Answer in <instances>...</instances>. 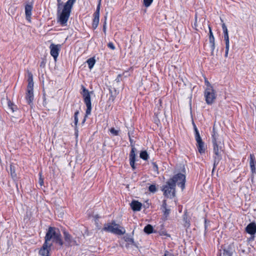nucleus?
<instances>
[{
	"label": "nucleus",
	"instance_id": "obj_18",
	"mask_svg": "<svg viewBox=\"0 0 256 256\" xmlns=\"http://www.w3.org/2000/svg\"><path fill=\"white\" fill-rule=\"evenodd\" d=\"M198 152L200 154H203L205 152L204 144L202 140L197 142L196 144Z\"/></svg>",
	"mask_w": 256,
	"mask_h": 256
},
{
	"label": "nucleus",
	"instance_id": "obj_17",
	"mask_svg": "<svg viewBox=\"0 0 256 256\" xmlns=\"http://www.w3.org/2000/svg\"><path fill=\"white\" fill-rule=\"evenodd\" d=\"M142 204L136 200H132L130 203V206L134 211H140L141 210Z\"/></svg>",
	"mask_w": 256,
	"mask_h": 256
},
{
	"label": "nucleus",
	"instance_id": "obj_22",
	"mask_svg": "<svg viewBox=\"0 0 256 256\" xmlns=\"http://www.w3.org/2000/svg\"><path fill=\"white\" fill-rule=\"evenodd\" d=\"M144 232L148 234H151L153 232V227L150 224H148L144 227Z\"/></svg>",
	"mask_w": 256,
	"mask_h": 256
},
{
	"label": "nucleus",
	"instance_id": "obj_25",
	"mask_svg": "<svg viewBox=\"0 0 256 256\" xmlns=\"http://www.w3.org/2000/svg\"><path fill=\"white\" fill-rule=\"evenodd\" d=\"M10 174L13 179H15L16 178V174L15 172L14 166L12 165L10 166Z\"/></svg>",
	"mask_w": 256,
	"mask_h": 256
},
{
	"label": "nucleus",
	"instance_id": "obj_9",
	"mask_svg": "<svg viewBox=\"0 0 256 256\" xmlns=\"http://www.w3.org/2000/svg\"><path fill=\"white\" fill-rule=\"evenodd\" d=\"M204 96L208 104H212L216 99V94L212 87L206 88L205 90Z\"/></svg>",
	"mask_w": 256,
	"mask_h": 256
},
{
	"label": "nucleus",
	"instance_id": "obj_2",
	"mask_svg": "<svg viewBox=\"0 0 256 256\" xmlns=\"http://www.w3.org/2000/svg\"><path fill=\"white\" fill-rule=\"evenodd\" d=\"M212 136V142L214 154V167L212 169V172H214L216 166L218 165L222 158L221 153L222 150V148L224 145V142L222 138L215 132L214 127L213 128V134Z\"/></svg>",
	"mask_w": 256,
	"mask_h": 256
},
{
	"label": "nucleus",
	"instance_id": "obj_48",
	"mask_svg": "<svg viewBox=\"0 0 256 256\" xmlns=\"http://www.w3.org/2000/svg\"><path fill=\"white\" fill-rule=\"evenodd\" d=\"M220 20L222 22H223V20L222 18L220 19Z\"/></svg>",
	"mask_w": 256,
	"mask_h": 256
},
{
	"label": "nucleus",
	"instance_id": "obj_1",
	"mask_svg": "<svg viewBox=\"0 0 256 256\" xmlns=\"http://www.w3.org/2000/svg\"><path fill=\"white\" fill-rule=\"evenodd\" d=\"M76 0H68L64 6L61 0H57L58 2V22L61 25H66L70 18L72 9Z\"/></svg>",
	"mask_w": 256,
	"mask_h": 256
},
{
	"label": "nucleus",
	"instance_id": "obj_33",
	"mask_svg": "<svg viewBox=\"0 0 256 256\" xmlns=\"http://www.w3.org/2000/svg\"><path fill=\"white\" fill-rule=\"evenodd\" d=\"M78 111H76L74 113V124L76 126L78 122Z\"/></svg>",
	"mask_w": 256,
	"mask_h": 256
},
{
	"label": "nucleus",
	"instance_id": "obj_29",
	"mask_svg": "<svg viewBox=\"0 0 256 256\" xmlns=\"http://www.w3.org/2000/svg\"><path fill=\"white\" fill-rule=\"evenodd\" d=\"M224 40L226 42V46H230V42H229V37H228V34H224Z\"/></svg>",
	"mask_w": 256,
	"mask_h": 256
},
{
	"label": "nucleus",
	"instance_id": "obj_20",
	"mask_svg": "<svg viewBox=\"0 0 256 256\" xmlns=\"http://www.w3.org/2000/svg\"><path fill=\"white\" fill-rule=\"evenodd\" d=\"M250 166L252 172L255 170V164L256 162L254 161V156L253 154H250Z\"/></svg>",
	"mask_w": 256,
	"mask_h": 256
},
{
	"label": "nucleus",
	"instance_id": "obj_47",
	"mask_svg": "<svg viewBox=\"0 0 256 256\" xmlns=\"http://www.w3.org/2000/svg\"><path fill=\"white\" fill-rule=\"evenodd\" d=\"M193 126H194V130L196 128H197L196 124H194V122H193Z\"/></svg>",
	"mask_w": 256,
	"mask_h": 256
},
{
	"label": "nucleus",
	"instance_id": "obj_12",
	"mask_svg": "<svg viewBox=\"0 0 256 256\" xmlns=\"http://www.w3.org/2000/svg\"><path fill=\"white\" fill-rule=\"evenodd\" d=\"M136 148H134V146H132V150L130 154V164L133 170H134L136 168L134 164L136 157Z\"/></svg>",
	"mask_w": 256,
	"mask_h": 256
},
{
	"label": "nucleus",
	"instance_id": "obj_24",
	"mask_svg": "<svg viewBox=\"0 0 256 256\" xmlns=\"http://www.w3.org/2000/svg\"><path fill=\"white\" fill-rule=\"evenodd\" d=\"M140 158L144 160H147L148 158V155L146 151H142L140 153Z\"/></svg>",
	"mask_w": 256,
	"mask_h": 256
},
{
	"label": "nucleus",
	"instance_id": "obj_38",
	"mask_svg": "<svg viewBox=\"0 0 256 256\" xmlns=\"http://www.w3.org/2000/svg\"><path fill=\"white\" fill-rule=\"evenodd\" d=\"M108 47L112 50H114L115 49V46L114 44L112 42H110L108 44Z\"/></svg>",
	"mask_w": 256,
	"mask_h": 256
},
{
	"label": "nucleus",
	"instance_id": "obj_35",
	"mask_svg": "<svg viewBox=\"0 0 256 256\" xmlns=\"http://www.w3.org/2000/svg\"><path fill=\"white\" fill-rule=\"evenodd\" d=\"M125 240L128 242L129 244H134V240L132 238H126Z\"/></svg>",
	"mask_w": 256,
	"mask_h": 256
},
{
	"label": "nucleus",
	"instance_id": "obj_30",
	"mask_svg": "<svg viewBox=\"0 0 256 256\" xmlns=\"http://www.w3.org/2000/svg\"><path fill=\"white\" fill-rule=\"evenodd\" d=\"M220 256H230L229 252L225 250H220Z\"/></svg>",
	"mask_w": 256,
	"mask_h": 256
},
{
	"label": "nucleus",
	"instance_id": "obj_5",
	"mask_svg": "<svg viewBox=\"0 0 256 256\" xmlns=\"http://www.w3.org/2000/svg\"><path fill=\"white\" fill-rule=\"evenodd\" d=\"M28 85L27 86V90L26 96V100L27 102L30 106L32 104V101L34 98V92H33V87H34V82H33V78L32 74V72H28Z\"/></svg>",
	"mask_w": 256,
	"mask_h": 256
},
{
	"label": "nucleus",
	"instance_id": "obj_32",
	"mask_svg": "<svg viewBox=\"0 0 256 256\" xmlns=\"http://www.w3.org/2000/svg\"><path fill=\"white\" fill-rule=\"evenodd\" d=\"M40 178L38 180V183L40 186H42L44 185V178H42V173L40 172L39 174Z\"/></svg>",
	"mask_w": 256,
	"mask_h": 256
},
{
	"label": "nucleus",
	"instance_id": "obj_8",
	"mask_svg": "<svg viewBox=\"0 0 256 256\" xmlns=\"http://www.w3.org/2000/svg\"><path fill=\"white\" fill-rule=\"evenodd\" d=\"M170 180L175 185L176 184L178 186H180L182 190H184L186 182V176L184 174L181 173L178 174Z\"/></svg>",
	"mask_w": 256,
	"mask_h": 256
},
{
	"label": "nucleus",
	"instance_id": "obj_39",
	"mask_svg": "<svg viewBox=\"0 0 256 256\" xmlns=\"http://www.w3.org/2000/svg\"><path fill=\"white\" fill-rule=\"evenodd\" d=\"M198 26L197 24V16L196 15V21L194 23V28L196 30H198Z\"/></svg>",
	"mask_w": 256,
	"mask_h": 256
},
{
	"label": "nucleus",
	"instance_id": "obj_50",
	"mask_svg": "<svg viewBox=\"0 0 256 256\" xmlns=\"http://www.w3.org/2000/svg\"><path fill=\"white\" fill-rule=\"evenodd\" d=\"M42 65H43V64L41 63L40 66H42Z\"/></svg>",
	"mask_w": 256,
	"mask_h": 256
},
{
	"label": "nucleus",
	"instance_id": "obj_40",
	"mask_svg": "<svg viewBox=\"0 0 256 256\" xmlns=\"http://www.w3.org/2000/svg\"><path fill=\"white\" fill-rule=\"evenodd\" d=\"M230 46H226V52H225V57H227L228 54Z\"/></svg>",
	"mask_w": 256,
	"mask_h": 256
},
{
	"label": "nucleus",
	"instance_id": "obj_10",
	"mask_svg": "<svg viewBox=\"0 0 256 256\" xmlns=\"http://www.w3.org/2000/svg\"><path fill=\"white\" fill-rule=\"evenodd\" d=\"M52 244H48L44 242L42 248L39 250V254L41 256H49V253L51 250Z\"/></svg>",
	"mask_w": 256,
	"mask_h": 256
},
{
	"label": "nucleus",
	"instance_id": "obj_14",
	"mask_svg": "<svg viewBox=\"0 0 256 256\" xmlns=\"http://www.w3.org/2000/svg\"><path fill=\"white\" fill-rule=\"evenodd\" d=\"M64 236L66 242L68 245L76 244V241L73 240L72 236L68 232L66 231H64Z\"/></svg>",
	"mask_w": 256,
	"mask_h": 256
},
{
	"label": "nucleus",
	"instance_id": "obj_45",
	"mask_svg": "<svg viewBox=\"0 0 256 256\" xmlns=\"http://www.w3.org/2000/svg\"><path fill=\"white\" fill-rule=\"evenodd\" d=\"M110 100H111L112 102H113L114 100V97L113 96H111L109 98Z\"/></svg>",
	"mask_w": 256,
	"mask_h": 256
},
{
	"label": "nucleus",
	"instance_id": "obj_42",
	"mask_svg": "<svg viewBox=\"0 0 256 256\" xmlns=\"http://www.w3.org/2000/svg\"><path fill=\"white\" fill-rule=\"evenodd\" d=\"M121 76L122 75L120 74H118L116 79V81L118 82H120L121 80Z\"/></svg>",
	"mask_w": 256,
	"mask_h": 256
},
{
	"label": "nucleus",
	"instance_id": "obj_3",
	"mask_svg": "<svg viewBox=\"0 0 256 256\" xmlns=\"http://www.w3.org/2000/svg\"><path fill=\"white\" fill-rule=\"evenodd\" d=\"M50 240L60 246L64 244L62 236L58 228L52 226L48 228L44 237V242L48 244H52L50 242Z\"/></svg>",
	"mask_w": 256,
	"mask_h": 256
},
{
	"label": "nucleus",
	"instance_id": "obj_15",
	"mask_svg": "<svg viewBox=\"0 0 256 256\" xmlns=\"http://www.w3.org/2000/svg\"><path fill=\"white\" fill-rule=\"evenodd\" d=\"M246 231L251 235L254 234L256 232V224L254 222L249 224L246 228Z\"/></svg>",
	"mask_w": 256,
	"mask_h": 256
},
{
	"label": "nucleus",
	"instance_id": "obj_7",
	"mask_svg": "<svg viewBox=\"0 0 256 256\" xmlns=\"http://www.w3.org/2000/svg\"><path fill=\"white\" fill-rule=\"evenodd\" d=\"M175 187L174 184L170 179L166 184L162 186V190L164 192V194L168 198L174 197L176 193Z\"/></svg>",
	"mask_w": 256,
	"mask_h": 256
},
{
	"label": "nucleus",
	"instance_id": "obj_51",
	"mask_svg": "<svg viewBox=\"0 0 256 256\" xmlns=\"http://www.w3.org/2000/svg\"><path fill=\"white\" fill-rule=\"evenodd\" d=\"M42 65H43V64L41 63L40 66H42Z\"/></svg>",
	"mask_w": 256,
	"mask_h": 256
},
{
	"label": "nucleus",
	"instance_id": "obj_26",
	"mask_svg": "<svg viewBox=\"0 0 256 256\" xmlns=\"http://www.w3.org/2000/svg\"><path fill=\"white\" fill-rule=\"evenodd\" d=\"M148 190L152 193H154L157 190V188L155 184H152L148 187Z\"/></svg>",
	"mask_w": 256,
	"mask_h": 256
},
{
	"label": "nucleus",
	"instance_id": "obj_27",
	"mask_svg": "<svg viewBox=\"0 0 256 256\" xmlns=\"http://www.w3.org/2000/svg\"><path fill=\"white\" fill-rule=\"evenodd\" d=\"M98 23H99V19L94 18L92 25V28L94 29H96L97 28V26L98 24Z\"/></svg>",
	"mask_w": 256,
	"mask_h": 256
},
{
	"label": "nucleus",
	"instance_id": "obj_16",
	"mask_svg": "<svg viewBox=\"0 0 256 256\" xmlns=\"http://www.w3.org/2000/svg\"><path fill=\"white\" fill-rule=\"evenodd\" d=\"M209 29V40L211 44L212 54H213L214 50L215 48L214 37L213 35L211 27L208 26Z\"/></svg>",
	"mask_w": 256,
	"mask_h": 256
},
{
	"label": "nucleus",
	"instance_id": "obj_34",
	"mask_svg": "<svg viewBox=\"0 0 256 256\" xmlns=\"http://www.w3.org/2000/svg\"><path fill=\"white\" fill-rule=\"evenodd\" d=\"M222 28L223 30L224 34H228V30L224 23L222 24Z\"/></svg>",
	"mask_w": 256,
	"mask_h": 256
},
{
	"label": "nucleus",
	"instance_id": "obj_21",
	"mask_svg": "<svg viewBox=\"0 0 256 256\" xmlns=\"http://www.w3.org/2000/svg\"><path fill=\"white\" fill-rule=\"evenodd\" d=\"M100 2H101V0H100L99 2H98V4L96 8V11L94 13V18L99 19Z\"/></svg>",
	"mask_w": 256,
	"mask_h": 256
},
{
	"label": "nucleus",
	"instance_id": "obj_43",
	"mask_svg": "<svg viewBox=\"0 0 256 256\" xmlns=\"http://www.w3.org/2000/svg\"><path fill=\"white\" fill-rule=\"evenodd\" d=\"M152 166H153L154 170H158V166L157 164L155 162H153L152 163Z\"/></svg>",
	"mask_w": 256,
	"mask_h": 256
},
{
	"label": "nucleus",
	"instance_id": "obj_6",
	"mask_svg": "<svg viewBox=\"0 0 256 256\" xmlns=\"http://www.w3.org/2000/svg\"><path fill=\"white\" fill-rule=\"evenodd\" d=\"M82 90L81 92V94L84 98V102L86 106V116L83 120V122H84L86 120V117L90 114L92 110V104L90 92L84 86H82Z\"/></svg>",
	"mask_w": 256,
	"mask_h": 256
},
{
	"label": "nucleus",
	"instance_id": "obj_4",
	"mask_svg": "<svg viewBox=\"0 0 256 256\" xmlns=\"http://www.w3.org/2000/svg\"><path fill=\"white\" fill-rule=\"evenodd\" d=\"M102 231L112 232L118 235H122L126 232L124 228L120 226L118 224L115 223L114 222L112 223L106 224L104 225Z\"/></svg>",
	"mask_w": 256,
	"mask_h": 256
},
{
	"label": "nucleus",
	"instance_id": "obj_49",
	"mask_svg": "<svg viewBox=\"0 0 256 256\" xmlns=\"http://www.w3.org/2000/svg\"><path fill=\"white\" fill-rule=\"evenodd\" d=\"M42 65H43V64L41 63L40 66H42Z\"/></svg>",
	"mask_w": 256,
	"mask_h": 256
},
{
	"label": "nucleus",
	"instance_id": "obj_19",
	"mask_svg": "<svg viewBox=\"0 0 256 256\" xmlns=\"http://www.w3.org/2000/svg\"><path fill=\"white\" fill-rule=\"evenodd\" d=\"M167 204L166 200H164L162 205V210L164 212V215L167 216L170 214V210L166 208Z\"/></svg>",
	"mask_w": 256,
	"mask_h": 256
},
{
	"label": "nucleus",
	"instance_id": "obj_11",
	"mask_svg": "<svg viewBox=\"0 0 256 256\" xmlns=\"http://www.w3.org/2000/svg\"><path fill=\"white\" fill-rule=\"evenodd\" d=\"M61 45L54 44H52L50 46V54L51 56H53L55 61L56 60Z\"/></svg>",
	"mask_w": 256,
	"mask_h": 256
},
{
	"label": "nucleus",
	"instance_id": "obj_44",
	"mask_svg": "<svg viewBox=\"0 0 256 256\" xmlns=\"http://www.w3.org/2000/svg\"><path fill=\"white\" fill-rule=\"evenodd\" d=\"M205 83L207 86V88L212 87L210 83L206 80H205Z\"/></svg>",
	"mask_w": 256,
	"mask_h": 256
},
{
	"label": "nucleus",
	"instance_id": "obj_37",
	"mask_svg": "<svg viewBox=\"0 0 256 256\" xmlns=\"http://www.w3.org/2000/svg\"><path fill=\"white\" fill-rule=\"evenodd\" d=\"M195 135H196L195 137H196V142L202 140L200 136V134H197Z\"/></svg>",
	"mask_w": 256,
	"mask_h": 256
},
{
	"label": "nucleus",
	"instance_id": "obj_36",
	"mask_svg": "<svg viewBox=\"0 0 256 256\" xmlns=\"http://www.w3.org/2000/svg\"><path fill=\"white\" fill-rule=\"evenodd\" d=\"M106 17H105L104 22L103 25V31L106 34Z\"/></svg>",
	"mask_w": 256,
	"mask_h": 256
},
{
	"label": "nucleus",
	"instance_id": "obj_13",
	"mask_svg": "<svg viewBox=\"0 0 256 256\" xmlns=\"http://www.w3.org/2000/svg\"><path fill=\"white\" fill-rule=\"evenodd\" d=\"M32 4H27L25 6V14L26 19L29 22H30L31 20V16H32Z\"/></svg>",
	"mask_w": 256,
	"mask_h": 256
},
{
	"label": "nucleus",
	"instance_id": "obj_31",
	"mask_svg": "<svg viewBox=\"0 0 256 256\" xmlns=\"http://www.w3.org/2000/svg\"><path fill=\"white\" fill-rule=\"evenodd\" d=\"M110 132L114 136H118L119 134V130H116L114 128H111Z\"/></svg>",
	"mask_w": 256,
	"mask_h": 256
},
{
	"label": "nucleus",
	"instance_id": "obj_28",
	"mask_svg": "<svg viewBox=\"0 0 256 256\" xmlns=\"http://www.w3.org/2000/svg\"><path fill=\"white\" fill-rule=\"evenodd\" d=\"M154 0H144V4L146 7H148L150 6Z\"/></svg>",
	"mask_w": 256,
	"mask_h": 256
},
{
	"label": "nucleus",
	"instance_id": "obj_46",
	"mask_svg": "<svg viewBox=\"0 0 256 256\" xmlns=\"http://www.w3.org/2000/svg\"><path fill=\"white\" fill-rule=\"evenodd\" d=\"M194 132H195V134H199L198 130L197 128H196L194 129Z\"/></svg>",
	"mask_w": 256,
	"mask_h": 256
},
{
	"label": "nucleus",
	"instance_id": "obj_23",
	"mask_svg": "<svg viewBox=\"0 0 256 256\" xmlns=\"http://www.w3.org/2000/svg\"><path fill=\"white\" fill-rule=\"evenodd\" d=\"M96 60L94 58H90L87 60V63L90 69H92V68Z\"/></svg>",
	"mask_w": 256,
	"mask_h": 256
},
{
	"label": "nucleus",
	"instance_id": "obj_41",
	"mask_svg": "<svg viewBox=\"0 0 256 256\" xmlns=\"http://www.w3.org/2000/svg\"><path fill=\"white\" fill-rule=\"evenodd\" d=\"M128 136H129V138H130V146H131V147L132 148V146H134V140H133L132 139V138L130 136V132H128Z\"/></svg>",
	"mask_w": 256,
	"mask_h": 256
}]
</instances>
